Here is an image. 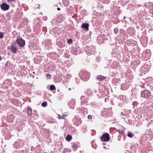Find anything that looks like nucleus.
I'll return each mask as SVG.
<instances>
[{
	"instance_id": "obj_1",
	"label": "nucleus",
	"mask_w": 153,
	"mask_h": 153,
	"mask_svg": "<svg viewBox=\"0 0 153 153\" xmlns=\"http://www.w3.org/2000/svg\"><path fill=\"white\" fill-rule=\"evenodd\" d=\"M85 49L88 55L93 54L95 50L94 46L92 45L86 46Z\"/></svg>"
},
{
	"instance_id": "obj_2",
	"label": "nucleus",
	"mask_w": 153,
	"mask_h": 153,
	"mask_svg": "<svg viewBox=\"0 0 153 153\" xmlns=\"http://www.w3.org/2000/svg\"><path fill=\"white\" fill-rule=\"evenodd\" d=\"M80 78L85 80H87L89 78L90 74L85 71H81L80 73Z\"/></svg>"
},
{
	"instance_id": "obj_3",
	"label": "nucleus",
	"mask_w": 153,
	"mask_h": 153,
	"mask_svg": "<svg viewBox=\"0 0 153 153\" xmlns=\"http://www.w3.org/2000/svg\"><path fill=\"white\" fill-rule=\"evenodd\" d=\"M16 42L20 47H23L25 45V41L20 37L17 38Z\"/></svg>"
},
{
	"instance_id": "obj_4",
	"label": "nucleus",
	"mask_w": 153,
	"mask_h": 153,
	"mask_svg": "<svg viewBox=\"0 0 153 153\" xmlns=\"http://www.w3.org/2000/svg\"><path fill=\"white\" fill-rule=\"evenodd\" d=\"M150 91L148 90H144L141 92L142 96L145 98H147L150 96Z\"/></svg>"
},
{
	"instance_id": "obj_5",
	"label": "nucleus",
	"mask_w": 153,
	"mask_h": 153,
	"mask_svg": "<svg viewBox=\"0 0 153 153\" xmlns=\"http://www.w3.org/2000/svg\"><path fill=\"white\" fill-rule=\"evenodd\" d=\"M109 134L107 133L103 134L101 138L102 142H108L109 140Z\"/></svg>"
},
{
	"instance_id": "obj_6",
	"label": "nucleus",
	"mask_w": 153,
	"mask_h": 153,
	"mask_svg": "<svg viewBox=\"0 0 153 153\" xmlns=\"http://www.w3.org/2000/svg\"><path fill=\"white\" fill-rule=\"evenodd\" d=\"M9 8V6L5 3H3L1 5V9L4 11L8 10Z\"/></svg>"
},
{
	"instance_id": "obj_7",
	"label": "nucleus",
	"mask_w": 153,
	"mask_h": 153,
	"mask_svg": "<svg viewBox=\"0 0 153 153\" xmlns=\"http://www.w3.org/2000/svg\"><path fill=\"white\" fill-rule=\"evenodd\" d=\"M17 48L13 45H12L11 48L10 50L13 53H16V52Z\"/></svg>"
},
{
	"instance_id": "obj_8",
	"label": "nucleus",
	"mask_w": 153,
	"mask_h": 153,
	"mask_svg": "<svg viewBox=\"0 0 153 153\" xmlns=\"http://www.w3.org/2000/svg\"><path fill=\"white\" fill-rule=\"evenodd\" d=\"M128 87V85L126 83H124L121 85V88L123 90H126L127 89Z\"/></svg>"
},
{
	"instance_id": "obj_9",
	"label": "nucleus",
	"mask_w": 153,
	"mask_h": 153,
	"mask_svg": "<svg viewBox=\"0 0 153 153\" xmlns=\"http://www.w3.org/2000/svg\"><path fill=\"white\" fill-rule=\"evenodd\" d=\"M68 105L71 108L73 109L75 106V103L74 101H71L69 102Z\"/></svg>"
},
{
	"instance_id": "obj_10",
	"label": "nucleus",
	"mask_w": 153,
	"mask_h": 153,
	"mask_svg": "<svg viewBox=\"0 0 153 153\" xmlns=\"http://www.w3.org/2000/svg\"><path fill=\"white\" fill-rule=\"evenodd\" d=\"M89 26V25L88 24L83 23L81 27L84 29H85L86 30H88Z\"/></svg>"
},
{
	"instance_id": "obj_11",
	"label": "nucleus",
	"mask_w": 153,
	"mask_h": 153,
	"mask_svg": "<svg viewBox=\"0 0 153 153\" xmlns=\"http://www.w3.org/2000/svg\"><path fill=\"white\" fill-rule=\"evenodd\" d=\"M77 118L76 117H74V121L75 122V123L76 124V125H79V124H80L81 123V121L79 120V118H78V121L77 122L76 121Z\"/></svg>"
},
{
	"instance_id": "obj_12",
	"label": "nucleus",
	"mask_w": 153,
	"mask_h": 153,
	"mask_svg": "<svg viewBox=\"0 0 153 153\" xmlns=\"http://www.w3.org/2000/svg\"><path fill=\"white\" fill-rule=\"evenodd\" d=\"M66 114H63L62 116L58 114L57 117L59 119H64L67 116Z\"/></svg>"
},
{
	"instance_id": "obj_13",
	"label": "nucleus",
	"mask_w": 153,
	"mask_h": 153,
	"mask_svg": "<svg viewBox=\"0 0 153 153\" xmlns=\"http://www.w3.org/2000/svg\"><path fill=\"white\" fill-rule=\"evenodd\" d=\"M135 32V31L133 28L130 27L128 29V33L130 34H132Z\"/></svg>"
},
{
	"instance_id": "obj_14",
	"label": "nucleus",
	"mask_w": 153,
	"mask_h": 153,
	"mask_svg": "<svg viewBox=\"0 0 153 153\" xmlns=\"http://www.w3.org/2000/svg\"><path fill=\"white\" fill-rule=\"evenodd\" d=\"M97 78L98 80L100 81H102L105 79L106 78L104 76L101 75H99L97 77Z\"/></svg>"
},
{
	"instance_id": "obj_15",
	"label": "nucleus",
	"mask_w": 153,
	"mask_h": 153,
	"mask_svg": "<svg viewBox=\"0 0 153 153\" xmlns=\"http://www.w3.org/2000/svg\"><path fill=\"white\" fill-rule=\"evenodd\" d=\"M27 111L28 115H30L32 113V111L31 108L28 107L27 110Z\"/></svg>"
},
{
	"instance_id": "obj_16",
	"label": "nucleus",
	"mask_w": 153,
	"mask_h": 153,
	"mask_svg": "<svg viewBox=\"0 0 153 153\" xmlns=\"http://www.w3.org/2000/svg\"><path fill=\"white\" fill-rule=\"evenodd\" d=\"M72 139V137L69 135H68L66 137V140L68 141H70Z\"/></svg>"
},
{
	"instance_id": "obj_17",
	"label": "nucleus",
	"mask_w": 153,
	"mask_h": 153,
	"mask_svg": "<svg viewBox=\"0 0 153 153\" xmlns=\"http://www.w3.org/2000/svg\"><path fill=\"white\" fill-rule=\"evenodd\" d=\"M50 88V89L51 90H54L56 88L55 86L53 85H51Z\"/></svg>"
},
{
	"instance_id": "obj_18",
	"label": "nucleus",
	"mask_w": 153,
	"mask_h": 153,
	"mask_svg": "<svg viewBox=\"0 0 153 153\" xmlns=\"http://www.w3.org/2000/svg\"><path fill=\"white\" fill-rule=\"evenodd\" d=\"M128 135L130 137H132L134 136V135L131 132H128Z\"/></svg>"
},
{
	"instance_id": "obj_19",
	"label": "nucleus",
	"mask_w": 153,
	"mask_h": 153,
	"mask_svg": "<svg viewBox=\"0 0 153 153\" xmlns=\"http://www.w3.org/2000/svg\"><path fill=\"white\" fill-rule=\"evenodd\" d=\"M58 45L60 48H62L64 46V44L61 42H59Z\"/></svg>"
},
{
	"instance_id": "obj_20",
	"label": "nucleus",
	"mask_w": 153,
	"mask_h": 153,
	"mask_svg": "<svg viewBox=\"0 0 153 153\" xmlns=\"http://www.w3.org/2000/svg\"><path fill=\"white\" fill-rule=\"evenodd\" d=\"M72 147L73 149H77V145L75 144H74L72 146Z\"/></svg>"
},
{
	"instance_id": "obj_21",
	"label": "nucleus",
	"mask_w": 153,
	"mask_h": 153,
	"mask_svg": "<svg viewBox=\"0 0 153 153\" xmlns=\"http://www.w3.org/2000/svg\"><path fill=\"white\" fill-rule=\"evenodd\" d=\"M48 123L51 124H52L55 123V121L53 120H50L48 121Z\"/></svg>"
},
{
	"instance_id": "obj_22",
	"label": "nucleus",
	"mask_w": 153,
	"mask_h": 153,
	"mask_svg": "<svg viewBox=\"0 0 153 153\" xmlns=\"http://www.w3.org/2000/svg\"><path fill=\"white\" fill-rule=\"evenodd\" d=\"M104 3L108 4L110 2V0H102Z\"/></svg>"
},
{
	"instance_id": "obj_23",
	"label": "nucleus",
	"mask_w": 153,
	"mask_h": 153,
	"mask_svg": "<svg viewBox=\"0 0 153 153\" xmlns=\"http://www.w3.org/2000/svg\"><path fill=\"white\" fill-rule=\"evenodd\" d=\"M117 131L120 134H123L124 133V131L123 130H118Z\"/></svg>"
},
{
	"instance_id": "obj_24",
	"label": "nucleus",
	"mask_w": 153,
	"mask_h": 153,
	"mask_svg": "<svg viewBox=\"0 0 153 153\" xmlns=\"http://www.w3.org/2000/svg\"><path fill=\"white\" fill-rule=\"evenodd\" d=\"M10 62L9 61H7L5 63V66H7L9 67L10 66Z\"/></svg>"
},
{
	"instance_id": "obj_25",
	"label": "nucleus",
	"mask_w": 153,
	"mask_h": 153,
	"mask_svg": "<svg viewBox=\"0 0 153 153\" xmlns=\"http://www.w3.org/2000/svg\"><path fill=\"white\" fill-rule=\"evenodd\" d=\"M114 31L115 34L117 33L118 32V30L117 28H115L114 30Z\"/></svg>"
},
{
	"instance_id": "obj_26",
	"label": "nucleus",
	"mask_w": 153,
	"mask_h": 153,
	"mask_svg": "<svg viewBox=\"0 0 153 153\" xmlns=\"http://www.w3.org/2000/svg\"><path fill=\"white\" fill-rule=\"evenodd\" d=\"M42 106L44 107H45L47 105V103L46 102H43L42 103Z\"/></svg>"
},
{
	"instance_id": "obj_27",
	"label": "nucleus",
	"mask_w": 153,
	"mask_h": 153,
	"mask_svg": "<svg viewBox=\"0 0 153 153\" xmlns=\"http://www.w3.org/2000/svg\"><path fill=\"white\" fill-rule=\"evenodd\" d=\"M67 42L68 44H70L72 42V40L71 39H69L68 40Z\"/></svg>"
},
{
	"instance_id": "obj_28",
	"label": "nucleus",
	"mask_w": 153,
	"mask_h": 153,
	"mask_svg": "<svg viewBox=\"0 0 153 153\" xmlns=\"http://www.w3.org/2000/svg\"><path fill=\"white\" fill-rule=\"evenodd\" d=\"M4 36L3 33H0V38H2Z\"/></svg>"
},
{
	"instance_id": "obj_29",
	"label": "nucleus",
	"mask_w": 153,
	"mask_h": 153,
	"mask_svg": "<svg viewBox=\"0 0 153 153\" xmlns=\"http://www.w3.org/2000/svg\"><path fill=\"white\" fill-rule=\"evenodd\" d=\"M46 77L48 79H50L51 76L48 74H46Z\"/></svg>"
},
{
	"instance_id": "obj_30",
	"label": "nucleus",
	"mask_w": 153,
	"mask_h": 153,
	"mask_svg": "<svg viewBox=\"0 0 153 153\" xmlns=\"http://www.w3.org/2000/svg\"><path fill=\"white\" fill-rule=\"evenodd\" d=\"M88 118L89 119H91L92 118V116L91 115H89L88 116Z\"/></svg>"
},
{
	"instance_id": "obj_31",
	"label": "nucleus",
	"mask_w": 153,
	"mask_h": 153,
	"mask_svg": "<svg viewBox=\"0 0 153 153\" xmlns=\"http://www.w3.org/2000/svg\"><path fill=\"white\" fill-rule=\"evenodd\" d=\"M126 73L127 77V76H129L130 74L128 72H126Z\"/></svg>"
},
{
	"instance_id": "obj_32",
	"label": "nucleus",
	"mask_w": 153,
	"mask_h": 153,
	"mask_svg": "<svg viewBox=\"0 0 153 153\" xmlns=\"http://www.w3.org/2000/svg\"><path fill=\"white\" fill-rule=\"evenodd\" d=\"M9 2L11 1H14L15 0H7Z\"/></svg>"
},
{
	"instance_id": "obj_33",
	"label": "nucleus",
	"mask_w": 153,
	"mask_h": 153,
	"mask_svg": "<svg viewBox=\"0 0 153 153\" xmlns=\"http://www.w3.org/2000/svg\"><path fill=\"white\" fill-rule=\"evenodd\" d=\"M137 103V102H133V103H132V105H134V104H136Z\"/></svg>"
},
{
	"instance_id": "obj_34",
	"label": "nucleus",
	"mask_w": 153,
	"mask_h": 153,
	"mask_svg": "<svg viewBox=\"0 0 153 153\" xmlns=\"http://www.w3.org/2000/svg\"><path fill=\"white\" fill-rule=\"evenodd\" d=\"M57 10H58L59 11V10H60V8H59V7H58V8H57Z\"/></svg>"
},
{
	"instance_id": "obj_35",
	"label": "nucleus",
	"mask_w": 153,
	"mask_h": 153,
	"mask_svg": "<svg viewBox=\"0 0 153 153\" xmlns=\"http://www.w3.org/2000/svg\"><path fill=\"white\" fill-rule=\"evenodd\" d=\"M126 97L125 96H123L122 97V98H123V99H125V98H126Z\"/></svg>"
},
{
	"instance_id": "obj_36",
	"label": "nucleus",
	"mask_w": 153,
	"mask_h": 153,
	"mask_svg": "<svg viewBox=\"0 0 153 153\" xmlns=\"http://www.w3.org/2000/svg\"><path fill=\"white\" fill-rule=\"evenodd\" d=\"M2 59L1 57V56H0V61Z\"/></svg>"
},
{
	"instance_id": "obj_37",
	"label": "nucleus",
	"mask_w": 153,
	"mask_h": 153,
	"mask_svg": "<svg viewBox=\"0 0 153 153\" xmlns=\"http://www.w3.org/2000/svg\"><path fill=\"white\" fill-rule=\"evenodd\" d=\"M14 120V118L13 117V118H12V120H11V121H12V120Z\"/></svg>"
},
{
	"instance_id": "obj_38",
	"label": "nucleus",
	"mask_w": 153,
	"mask_h": 153,
	"mask_svg": "<svg viewBox=\"0 0 153 153\" xmlns=\"http://www.w3.org/2000/svg\"><path fill=\"white\" fill-rule=\"evenodd\" d=\"M126 18V17H125V16H124V17H123V19H125Z\"/></svg>"
},
{
	"instance_id": "obj_39",
	"label": "nucleus",
	"mask_w": 153,
	"mask_h": 153,
	"mask_svg": "<svg viewBox=\"0 0 153 153\" xmlns=\"http://www.w3.org/2000/svg\"><path fill=\"white\" fill-rule=\"evenodd\" d=\"M33 74H35V72H33Z\"/></svg>"
}]
</instances>
